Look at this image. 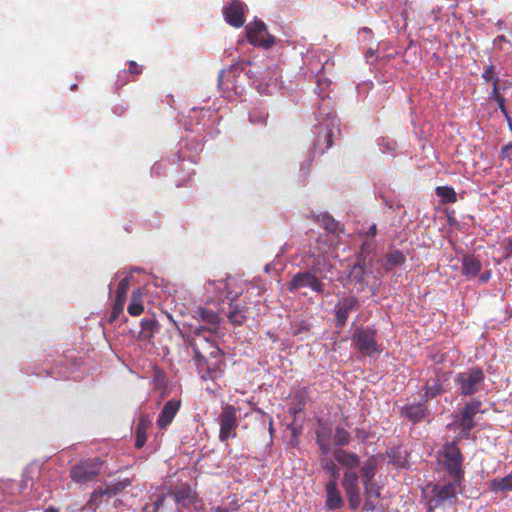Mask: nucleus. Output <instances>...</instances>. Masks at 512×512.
Returning a JSON list of instances; mask_svg holds the SVG:
<instances>
[{"instance_id":"e433bc0d","label":"nucleus","mask_w":512,"mask_h":512,"mask_svg":"<svg viewBox=\"0 0 512 512\" xmlns=\"http://www.w3.org/2000/svg\"><path fill=\"white\" fill-rule=\"evenodd\" d=\"M350 440V434L347 430L342 427H337L334 434V443L336 446H344L348 444Z\"/></svg>"},{"instance_id":"393cba45","label":"nucleus","mask_w":512,"mask_h":512,"mask_svg":"<svg viewBox=\"0 0 512 512\" xmlns=\"http://www.w3.org/2000/svg\"><path fill=\"white\" fill-rule=\"evenodd\" d=\"M131 485V480L129 478H125L123 480L117 481L113 484H105L104 487H101V490L95 494V498L97 495L100 496H116L119 492L123 491L127 487Z\"/></svg>"},{"instance_id":"9b49d317","label":"nucleus","mask_w":512,"mask_h":512,"mask_svg":"<svg viewBox=\"0 0 512 512\" xmlns=\"http://www.w3.org/2000/svg\"><path fill=\"white\" fill-rule=\"evenodd\" d=\"M360 303L355 296L349 295L341 298L335 305V325L342 328L345 326L350 313L356 312Z\"/></svg>"},{"instance_id":"7ed1b4c3","label":"nucleus","mask_w":512,"mask_h":512,"mask_svg":"<svg viewBox=\"0 0 512 512\" xmlns=\"http://www.w3.org/2000/svg\"><path fill=\"white\" fill-rule=\"evenodd\" d=\"M456 501L457 492L454 484L435 485L433 496L427 500V508H442L455 511Z\"/></svg>"},{"instance_id":"ddd939ff","label":"nucleus","mask_w":512,"mask_h":512,"mask_svg":"<svg viewBox=\"0 0 512 512\" xmlns=\"http://www.w3.org/2000/svg\"><path fill=\"white\" fill-rule=\"evenodd\" d=\"M358 475L355 472L347 471L344 473L342 486L346 493L348 503L351 509L356 510L361 504L360 489L358 486Z\"/></svg>"},{"instance_id":"b1692460","label":"nucleus","mask_w":512,"mask_h":512,"mask_svg":"<svg viewBox=\"0 0 512 512\" xmlns=\"http://www.w3.org/2000/svg\"><path fill=\"white\" fill-rule=\"evenodd\" d=\"M427 413V408L423 404H410L406 405L402 414L413 423L421 422Z\"/></svg>"},{"instance_id":"20e7f679","label":"nucleus","mask_w":512,"mask_h":512,"mask_svg":"<svg viewBox=\"0 0 512 512\" xmlns=\"http://www.w3.org/2000/svg\"><path fill=\"white\" fill-rule=\"evenodd\" d=\"M318 272H320V269L316 265H313L311 271L296 273L287 284L288 291L294 292L298 289L308 287L318 294L324 293L325 285L315 275Z\"/></svg>"},{"instance_id":"5fc2aeb1","label":"nucleus","mask_w":512,"mask_h":512,"mask_svg":"<svg viewBox=\"0 0 512 512\" xmlns=\"http://www.w3.org/2000/svg\"><path fill=\"white\" fill-rule=\"evenodd\" d=\"M307 395V390L303 389L297 393V397H300V403L305 402V396Z\"/></svg>"},{"instance_id":"4468645a","label":"nucleus","mask_w":512,"mask_h":512,"mask_svg":"<svg viewBox=\"0 0 512 512\" xmlns=\"http://www.w3.org/2000/svg\"><path fill=\"white\" fill-rule=\"evenodd\" d=\"M246 5L240 0H231L223 8V15L226 22L234 27L240 28L245 22Z\"/></svg>"},{"instance_id":"3c124183","label":"nucleus","mask_w":512,"mask_h":512,"mask_svg":"<svg viewBox=\"0 0 512 512\" xmlns=\"http://www.w3.org/2000/svg\"><path fill=\"white\" fill-rule=\"evenodd\" d=\"M494 100L497 102L500 111H504V109L507 108L506 104H505L506 103V99L503 96H500L499 98H496Z\"/></svg>"},{"instance_id":"c03bdc74","label":"nucleus","mask_w":512,"mask_h":512,"mask_svg":"<svg viewBox=\"0 0 512 512\" xmlns=\"http://www.w3.org/2000/svg\"><path fill=\"white\" fill-rule=\"evenodd\" d=\"M500 157L502 159H512V143H509L501 148Z\"/></svg>"},{"instance_id":"6e6d98bb","label":"nucleus","mask_w":512,"mask_h":512,"mask_svg":"<svg viewBox=\"0 0 512 512\" xmlns=\"http://www.w3.org/2000/svg\"><path fill=\"white\" fill-rule=\"evenodd\" d=\"M427 512H454L452 510H445V509H442V508H428V511Z\"/></svg>"},{"instance_id":"a211bd4d","label":"nucleus","mask_w":512,"mask_h":512,"mask_svg":"<svg viewBox=\"0 0 512 512\" xmlns=\"http://www.w3.org/2000/svg\"><path fill=\"white\" fill-rule=\"evenodd\" d=\"M326 507L328 510H337L343 507L344 501L338 489L337 480L332 479L326 484Z\"/></svg>"},{"instance_id":"bb28decb","label":"nucleus","mask_w":512,"mask_h":512,"mask_svg":"<svg viewBox=\"0 0 512 512\" xmlns=\"http://www.w3.org/2000/svg\"><path fill=\"white\" fill-rule=\"evenodd\" d=\"M335 459L341 465L348 468H355L359 465L360 461L356 454L346 452L342 449L336 450L334 453Z\"/></svg>"},{"instance_id":"1a4fd4ad","label":"nucleus","mask_w":512,"mask_h":512,"mask_svg":"<svg viewBox=\"0 0 512 512\" xmlns=\"http://www.w3.org/2000/svg\"><path fill=\"white\" fill-rule=\"evenodd\" d=\"M457 438L455 441H452L451 443H447L444 445L443 448V457H444V465L447 471L451 476H453L456 479H460L463 470H462V463H463V456L461 454V451L457 445Z\"/></svg>"},{"instance_id":"0eeeda50","label":"nucleus","mask_w":512,"mask_h":512,"mask_svg":"<svg viewBox=\"0 0 512 512\" xmlns=\"http://www.w3.org/2000/svg\"><path fill=\"white\" fill-rule=\"evenodd\" d=\"M218 422L220 425V441L225 442L229 438H234L236 436L235 430L239 424L238 409L230 404L223 406L218 416Z\"/></svg>"},{"instance_id":"f8f14e48","label":"nucleus","mask_w":512,"mask_h":512,"mask_svg":"<svg viewBox=\"0 0 512 512\" xmlns=\"http://www.w3.org/2000/svg\"><path fill=\"white\" fill-rule=\"evenodd\" d=\"M449 380V374L435 370L434 375L429 377L424 385V401L434 399L445 393L444 384Z\"/></svg>"},{"instance_id":"0e129e2a","label":"nucleus","mask_w":512,"mask_h":512,"mask_svg":"<svg viewBox=\"0 0 512 512\" xmlns=\"http://www.w3.org/2000/svg\"><path fill=\"white\" fill-rule=\"evenodd\" d=\"M362 32H363V33H369V32H370V29H368V28H363V29H362Z\"/></svg>"},{"instance_id":"f03ea898","label":"nucleus","mask_w":512,"mask_h":512,"mask_svg":"<svg viewBox=\"0 0 512 512\" xmlns=\"http://www.w3.org/2000/svg\"><path fill=\"white\" fill-rule=\"evenodd\" d=\"M482 401L472 399L461 407L456 415H454V423L459 427L460 432L457 439H468L472 429L476 427V416L483 413Z\"/></svg>"},{"instance_id":"680f3d73","label":"nucleus","mask_w":512,"mask_h":512,"mask_svg":"<svg viewBox=\"0 0 512 512\" xmlns=\"http://www.w3.org/2000/svg\"><path fill=\"white\" fill-rule=\"evenodd\" d=\"M370 233H371L372 235H375V234H376V226H375V225H373V226L370 228Z\"/></svg>"},{"instance_id":"9d476101","label":"nucleus","mask_w":512,"mask_h":512,"mask_svg":"<svg viewBox=\"0 0 512 512\" xmlns=\"http://www.w3.org/2000/svg\"><path fill=\"white\" fill-rule=\"evenodd\" d=\"M245 31L249 43L254 46L268 49L275 43L274 36L268 34L267 27L263 21L256 20L249 23Z\"/></svg>"},{"instance_id":"dca6fc26","label":"nucleus","mask_w":512,"mask_h":512,"mask_svg":"<svg viewBox=\"0 0 512 512\" xmlns=\"http://www.w3.org/2000/svg\"><path fill=\"white\" fill-rule=\"evenodd\" d=\"M352 341L359 351L367 355H372L376 351L375 335L370 329L357 328Z\"/></svg>"},{"instance_id":"c756f323","label":"nucleus","mask_w":512,"mask_h":512,"mask_svg":"<svg viewBox=\"0 0 512 512\" xmlns=\"http://www.w3.org/2000/svg\"><path fill=\"white\" fill-rule=\"evenodd\" d=\"M128 313L131 316H139L144 311L142 294L139 290L133 291L131 295V303L127 308Z\"/></svg>"},{"instance_id":"49530a36","label":"nucleus","mask_w":512,"mask_h":512,"mask_svg":"<svg viewBox=\"0 0 512 512\" xmlns=\"http://www.w3.org/2000/svg\"><path fill=\"white\" fill-rule=\"evenodd\" d=\"M399 146L395 140L386 141V154L390 153L392 156H396V151Z\"/></svg>"},{"instance_id":"f3484780","label":"nucleus","mask_w":512,"mask_h":512,"mask_svg":"<svg viewBox=\"0 0 512 512\" xmlns=\"http://www.w3.org/2000/svg\"><path fill=\"white\" fill-rule=\"evenodd\" d=\"M180 407H181V401L179 399L173 398V399L168 400L164 404V406L157 418L156 423H157L158 428L165 429L167 426H169L172 423L175 416L177 415Z\"/></svg>"},{"instance_id":"8fccbe9b","label":"nucleus","mask_w":512,"mask_h":512,"mask_svg":"<svg viewBox=\"0 0 512 512\" xmlns=\"http://www.w3.org/2000/svg\"><path fill=\"white\" fill-rule=\"evenodd\" d=\"M326 467H327V470L331 473L333 479L337 480L338 469H337L335 463L329 462Z\"/></svg>"},{"instance_id":"6ab92c4d","label":"nucleus","mask_w":512,"mask_h":512,"mask_svg":"<svg viewBox=\"0 0 512 512\" xmlns=\"http://www.w3.org/2000/svg\"><path fill=\"white\" fill-rule=\"evenodd\" d=\"M152 427V419L148 414L141 415L135 428V447L141 449L147 441V432Z\"/></svg>"},{"instance_id":"473e14b6","label":"nucleus","mask_w":512,"mask_h":512,"mask_svg":"<svg viewBox=\"0 0 512 512\" xmlns=\"http://www.w3.org/2000/svg\"><path fill=\"white\" fill-rule=\"evenodd\" d=\"M435 193L441 198L442 203H455L457 201V194L452 187L438 186L435 189Z\"/></svg>"},{"instance_id":"6e6552de","label":"nucleus","mask_w":512,"mask_h":512,"mask_svg":"<svg viewBox=\"0 0 512 512\" xmlns=\"http://www.w3.org/2000/svg\"><path fill=\"white\" fill-rule=\"evenodd\" d=\"M339 132L338 124L334 119H328L317 126V138L314 143L315 153L323 154L332 147L335 133Z\"/></svg>"},{"instance_id":"774afa93","label":"nucleus","mask_w":512,"mask_h":512,"mask_svg":"<svg viewBox=\"0 0 512 512\" xmlns=\"http://www.w3.org/2000/svg\"><path fill=\"white\" fill-rule=\"evenodd\" d=\"M46 512H56V511H55V510L50 509V510H46Z\"/></svg>"},{"instance_id":"c9c22d12","label":"nucleus","mask_w":512,"mask_h":512,"mask_svg":"<svg viewBox=\"0 0 512 512\" xmlns=\"http://www.w3.org/2000/svg\"><path fill=\"white\" fill-rule=\"evenodd\" d=\"M405 255L399 250H392L386 254V270L388 268L401 265L405 262Z\"/></svg>"},{"instance_id":"37998d69","label":"nucleus","mask_w":512,"mask_h":512,"mask_svg":"<svg viewBox=\"0 0 512 512\" xmlns=\"http://www.w3.org/2000/svg\"><path fill=\"white\" fill-rule=\"evenodd\" d=\"M500 79H494V82H492V91L490 93L489 99H496L502 96L500 94V87H499Z\"/></svg>"},{"instance_id":"79ce46f5","label":"nucleus","mask_w":512,"mask_h":512,"mask_svg":"<svg viewBox=\"0 0 512 512\" xmlns=\"http://www.w3.org/2000/svg\"><path fill=\"white\" fill-rule=\"evenodd\" d=\"M250 122L252 123H263L266 124L267 114L261 113L258 115L257 112H251L249 115Z\"/></svg>"},{"instance_id":"39448f33","label":"nucleus","mask_w":512,"mask_h":512,"mask_svg":"<svg viewBox=\"0 0 512 512\" xmlns=\"http://www.w3.org/2000/svg\"><path fill=\"white\" fill-rule=\"evenodd\" d=\"M102 466L103 461L100 458L81 461L71 468L70 477L78 484L91 482L101 473Z\"/></svg>"},{"instance_id":"13d9d810","label":"nucleus","mask_w":512,"mask_h":512,"mask_svg":"<svg viewBox=\"0 0 512 512\" xmlns=\"http://www.w3.org/2000/svg\"><path fill=\"white\" fill-rule=\"evenodd\" d=\"M501 113L503 114V116H504V118H505L506 122H510V120H511L512 118L510 117V115H509V113H508L507 108H506V109H504V111H501Z\"/></svg>"},{"instance_id":"a19ab883","label":"nucleus","mask_w":512,"mask_h":512,"mask_svg":"<svg viewBox=\"0 0 512 512\" xmlns=\"http://www.w3.org/2000/svg\"><path fill=\"white\" fill-rule=\"evenodd\" d=\"M189 493H190L189 488L175 489L172 493L174 502L179 503L181 501H184L186 498H188Z\"/></svg>"},{"instance_id":"2f4dec72","label":"nucleus","mask_w":512,"mask_h":512,"mask_svg":"<svg viewBox=\"0 0 512 512\" xmlns=\"http://www.w3.org/2000/svg\"><path fill=\"white\" fill-rule=\"evenodd\" d=\"M101 490V487L96 489L92 492L89 501L85 505L84 509L90 510V511H96L102 504L109 502L111 498L114 496H100L97 495L96 498L94 497L95 494H97Z\"/></svg>"},{"instance_id":"bf43d9fd","label":"nucleus","mask_w":512,"mask_h":512,"mask_svg":"<svg viewBox=\"0 0 512 512\" xmlns=\"http://www.w3.org/2000/svg\"><path fill=\"white\" fill-rule=\"evenodd\" d=\"M218 284V288L220 289L222 286H225V283L223 281L218 282H209V285H215Z\"/></svg>"},{"instance_id":"423d86ee","label":"nucleus","mask_w":512,"mask_h":512,"mask_svg":"<svg viewBox=\"0 0 512 512\" xmlns=\"http://www.w3.org/2000/svg\"><path fill=\"white\" fill-rule=\"evenodd\" d=\"M484 379L485 376L482 369L471 368L459 373L455 378V383L459 386L461 395L471 396L480 390Z\"/></svg>"},{"instance_id":"2eb2a0df","label":"nucleus","mask_w":512,"mask_h":512,"mask_svg":"<svg viewBox=\"0 0 512 512\" xmlns=\"http://www.w3.org/2000/svg\"><path fill=\"white\" fill-rule=\"evenodd\" d=\"M131 279H132L131 275L126 276L118 284V287L116 289L115 300H114V303L112 306V311L108 318V321L110 323H113L114 321H116L119 318L120 314L124 310V305L126 302L127 292L129 289V284H130Z\"/></svg>"},{"instance_id":"7c9ffc66","label":"nucleus","mask_w":512,"mask_h":512,"mask_svg":"<svg viewBox=\"0 0 512 512\" xmlns=\"http://www.w3.org/2000/svg\"><path fill=\"white\" fill-rule=\"evenodd\" d=\"M169 496L167 494L158 495L151 503L142 508V512H165V502Z\"/></svg>"},{"instance_id":"ea45409f","label":"nucleus","mask_w":512,"mask_h":512,"mask_svg":"<svg viewBox=\"0 0 512 512\" xmlns=\"http://www.w3.org/2000/svg\"><path fill=\"white\" fill-rule=\"evenodd\" d=\"M482 78L487 83H492V82H494V79H499L496 76L495 68H494L493 65H487V66L484 67V71L482 73Z\"/></svg>"},{"instance_id":"338daca9","label":"nucleus","mask_w":512,"mask_h":512,"mask_svg":"<svg viewBox=\"0 0 512 512\" xmlns=\"http://www.w3.org/2000/svg\"><path fill=\"white\" fill-rule=\"evenodd\" d=\"M327 116H329V117L325 121H327L328 119H331V118L335 120V118L333 116H330V113H327Z\"/></svg>"},{"instance_id":"58836bf2","label":"nucleus","mask_w":512,"mask_h":512,"mask_svg":"<svg viewBox=\"0 0 512 512\" xmlns=\"http://www.w3.org/2000/svg\"><path fill=\"white\" fill-rule=\"evenodd\" d=\"M239 506L237 504L236 496L232 497V500L229 502V506L227 505H219L213 506L210 509V512H233L238 510Z\"/></svg>"},{"instance_id":"a18cd8bd","label":"nucleus","mask_w":512,"mask_h":512,"mask_svg":"<svg viewBox=\"0 0 512 512\" xmlns=\"http://www.w3.org/2000/svg\"><path fill=\"white\" fill-rule=\"evenodd\" d=\"M143 69L142 66L136 63L135 61L129 62V68L127 70L128 73L133 75H140L142 73Z\"/></svg>"},{"instance_id":"603ef678","label":"nucleus","mask_w":512,"mask_h":512,"mask_svg":"<svg viewBox=\"0 0 512 512\" xmlns=\"http://www.w3.org/2000/svg\"><path fill=\"white\" fill-rule=\"evenodd\" d=\"M308 329V325L304 321H302L301 323L298 324L295 334H300L302 331H307Z\"/></svg>"},{"instance_id":"412c9836","label":"nucleus","mask_w":512,"mask_h":512,"mask_svg":"<svg viewBox=\"0 0 512 512\" xmlns=\"http://www.w3.org/2000/svg\"><path fill=\"white\" fill-rule=\"evenodd\" d=\"M386 456L389 458L387 463L396 469L405 468L408 465V453L401 446L386 451Z\"/></svg>"},{"instance_id":"4c0bfd02","label":"nucleus","mask_w":512,"mask_h":512,"mask_svg":"<svg viewBox=\"0 0 512 512\" xmlns=\"http://www.w3.org/2000/svg\"><path fill=\"white\" fill-rule=\"evenodd\" d=\"M152 374H153V382L155 383V386L158 388L165 387L166 377H165L164 372L158 366H153Z\"/></svg>"},{"instance_id":"69168bd1","label":"nucleus","mask_w":512,"mask_h":512,"mask_svg":"<svg viewBox=\"0 0 512 512\" xmlns=\"http://www.w3.org/2000/svg\"><path fill=\"white\" fill-rule=\"evenodd\" d=\"M77 87H78V86H77V84H74V85H72V86H71V89H72V90H76V89H77Z\"/></svg>"},{"instance_id":"c85d7f7f","label":"nucleus","mask_w":512,"mask_h":512,"mask_svg":"<svg viewBox=\"0 0 512 512\" xmlns=\"http://www.w3.org/2000/svg\"><path fill=\"white\" fill-rule=\"evenodd\" d=\"M247 309L245 307H241L238 304L230 306V311L228 313L229 321L234 325H242L247 319Z\"/></svg>"},{"instance_id":"4d7b16f0","label":"nucleus","mask_w":512,"mask_h":512,"mask_svg":"<svg viewBox=\"0 0 512 512\" xmlns=\"http://www.w3.org/2000/svg\"><path fill=\"white\" fill-rule=\"evenodd\" d=\"M374 54H375V51L372 48H369L366 53V59L368 62H369V59L374 56Z\"/></svg>"},{"instance_id":"09e8293b","label":"nucleus","mask_w":512,"mask_h":512,"mask_svg":"<svg viewBox=\"0 0 512 512\" xmlns=\"http://www.w3.org/2000/svg\"><path fill=\"white\" fill-rule=\"evenodd\" d=\"M504 249L506 252V257H512V237H507L504 239Z\"/></svg>"},{"instance_id":"052dcab7","label":"nucleus","mask_w":512,"mask_h":512,"mask_svg":"<svg viewBox=\"0 0 512 512\" xmlns=\"http://www.w3.org/2000/svg\"><path fill=\"white\" fill-rule=\"evenodd\" d=\"M497 41H505L506 40V37L504 35H499L497 38H496Z\"/></svg>"},{"instance_id":"864d4df0","label":"nucleus","mask_w":512,"mask_h":512,"mask_svg":"<svg viewBox=\"0 0 512 512\" xmlns=\"http://www.w3.org/2000/svg\"><path fill=\"white\" fill-rule=\"evenodd\" d=\"M490 277H491V273H490L489 271H488V272H485V273H483V274H481V275L479 276V282H480L481 284H484V283H486V282H488V281H489Z\"/></svg>"},{"instance_id":"f704fd0d","label":"nucleus","mask_w":512,"mask_h":512,"mask_svg":"<svg viewBox=\"0 0 512 512\" xmlns=\"http://www.w3.org/2000/svg\"><path fill=\"white\" fill-rule=\"evenodd\" d=\"M365 279L364 268L359 264H354L348 275V281L355 285H362Z\"/></svg>"},{"instance_id":"de8ad7c7","label":"nucleus","mask_w":512,"mask_h":512,"mask_svg":"<svg viewBox=\"0 0 512 512\" xmlns=\"http://www.w3.org/2000/svg\"><path fill=\"white\" fill-rule=\"evenodd\" d=\"M224 71H221L218 75V87L220 90L227 91L230 89L228 83L224 80Z\"/></svg>"},{"instance_id":"a878e982","label":"nucleus","mask_w":512,"mask_h":512,"mask_svg":"<svg viewBox=\"0 0 512 512\" xmlns=\"http://www.w3.org/2000/svg\"><path fill=\"white\" fill-rule=\"evenodd\" d=\"M322 222H323L324 228H325V230L327 232L325 234H321L318 237V239H317L318 244L326 243L328 241H332L331 237H333L334 234L337 232L338 225H339L338 222H336L329 215H323Z\"/></svg>"},{"instance_id":"4be33fe9","label":"nucleus","mask_w":512,"mask_h":512,"mask_svg":"<svg viewBox=\"0 0 512 512\" xmlns=\"http://www.w3.org/2000/svg\"><path fill=\"white\" fill-rule=\"evenodd\" d=\"M365 487V509L366 510H375L378 504L380 503V495H381V486L376 485L375 483H367L364 484Z\"/></svg>"},{"instance_id":"e2e57ef3","label":"nucleus","mask_w":512,"mask_h":512,"mask_svg":"<svg viewBox=\"0 0 512 512\" xmlns=\"http://www.w3.org/2000/svg\"><path fill=\"white\" fill-rule=\"evenodd\" d=\"M507 124H508L510 131L512 132V119L510 120V122H507Z\"/></svg>"},{"instance_id":"cd10ccee","label":"nucleus","mask_w":512,"mask_h":512,"mask_svg":"<svg viewBox=\"0 0 512 512\" xmlns=\"http://www.w3.org/2000/svg\"><path fill=\"white\" fill-rule=\"evenodd\" d=\"M159 328V323L154 318H144L141 320L140 337L143 340H150L156 330Z\"/></svg>"},{"instance_id":"72a5a7b5","label":"nucleus","mask_w":512,"mask_h":512,"mask_svg":"<svg viewBox=\"0 0 512 512\" xmlns=\"http://www.w3.org/2000/svg\"><path fill=\"white\" fill-rule=\"evenodd\" d=\"M363 483H371L376 474V460L374 458L368 459L361 469Z\"/></svg>"},{"instance_id":"aec40b11","label":"nucleus","mask_w":512,"mask_h":512,"mask_svg":"<svg viewBox=\"0 0 512 512\" xmlns=\"http://www.w3.org/2000/svg\"><path fill=\"white\" fill-rule=\"evenodd\" d=\"M197 314L199 319L202 320L205 324H207V326H200L205 328V333L214 334L220 324V318L218 314L212 310H208L205 308H199Z\"/></svg>"},{"instance_id":"5701e85b","label":"nucleus","mask_w":512,"mask_h":512,"mask_svg":"<svg viewBox=\"0 0 512 512\" xmlns=\"http://www.w3.org/2000/svg\"><path fill=\"white\" fill-rule=\"evenodd\" d=\"M482 268L480 260L474 255H465L462 259L461 272L467 278L478 275Z\"/></svg>"},{"instance_id":"f257e3e1","label":"nucleus","mask_w":512,"mask_h":512,"mask_svg":"<svg viewBox=\"0 0 512 512\" xmlns=\"http://www.w3.org/2000/svg\"><path fill=\"white\" fill-rule=\"evenodd\" d=\"M204 327H196L192 331L189 345L195 354L198 373L204 380L219 378L224 370L223 353L216 345L214 334L205 333Z\"/></svg>"}]
</instances>
